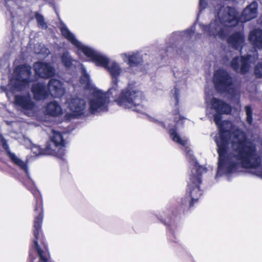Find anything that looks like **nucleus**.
<instances>
[{"label": "nucleus", "mask_w": 262, "mask_h": 262, "mask_svg": "<svg viewBox=\"0 0 262 262\" xmlns=\"http://www.w3.org/2000/svg\"><path fill=\"white\" fill-rule=\"evenodd\" d=\"M35 52L36 54H43L45 56L48 55L50 53V51L45 47L43 45L40 44L35 47Z\"/></svg>", "instance_id": "nucleus-21"}, {"label": "nucleus", "mask_w": 262, "mask_h": 262, "mask_svg": "<svg viewBox=\"0 0 262 262\" xmlns=\"http://www.w3.org/2000/svg\"><path fill=\"white\" fill-rule=\"evenodd\" d=\"M32 92L36 100H42L46 98L50 94L53 97H58L64 93V89L60 81L56 79L50 80L48 88L42 83H37L33 85Z\"/></svg>", "instance_id": "nucleus-6"}, {"label": "nucleus", "mask_w": 262, "mask_h": 262, "mask_svg": "<svg viewBox=\"0 0 262 262\" xmlns=\"http://www.w3.org/2000/svg\"><path fill=\"white\" fill-rule=\"evenodd\" d=\"M245 111L247 116V122L251 124L252 122V110L251 107L249 105L245 106Z\"/></svg>", "instance_id": "nucleus-22"}, {"label": "nucleus", "mask_w": 262, "mask_h": 262, "mask_svg": "<svg viewBox=\"0 0 262 262\" xmlns=\"http://www.w3.org/2000/svg\"><path fill=\"white\" fill-rule=\"evenodd\" d=\"M213 83L216 90L222 93H229L239 96L236 88L232 84V80L229 74L225 70L220 69L215 72Z\"/></svg>", "instance_id": "nucleus-7"}, {"label": "nucleus", "mask_w": 262, "mask_h": 262, "mask_svg": "<svg viewBox=\"0 0 262 262\" xmlns=\"http://www.w3.org/2000/svg\"><path fill=\"white\" fill-rule=\"evenodd\" d=\"M31 67L27 65L17 67L7 86L6 95L10 99V96L15 92L21 91L29 85L30 80Z\"/></svg>", "instance_id": "nucleus-5"}, {"label": "nucleus", "mask_w": 262, "mask_h": 262, "mask_svg": "<svg viewBox=\"0 0 262 262\" xmlns=\"http://www.w3.org/2000/svg\"><path fill=\"white\" fill-rule=\"evenodd\" d=\"M255 73L257 77L262 76V62L258 63L255 67Z\"/></svg>", "instance_id": "nucleus-25"}, {"label": "nucleus", "mask_w": 262, "mask_h": 262, "mask_svg": "<svg viewBox=\"0 0 262 262\" xmlns=\"http://www.w3.org/2000/svg\"><path fill=\"white\" fill-rule=\"evenodd\" d=\"M249 40L256 48L262 49V30L254 29L251 31L249 33Z\"/></svg>", "instance_id": "nucleus-18"}, {"label": "nucleus", "mask_w": 262, "mask_h": 262, "mask_svg": "<svg viewBox=\"0 0 262 262\" xmlns=\"http://www.w3.org/2000/svg\"><path fill=\"white\" fill-rule=\"evenodd\" d=\"M257 58L256 54L254 56L248 55L247 58L243 56L233 58L231 62V67L237 72L245 73L248 71L251 64L254 62Z\"/></svg>", "instance_id": "nucleus-11"}, {"label": "nucleus", "mask_w": 262, "mask_h": 262, "mask_svg": "<svg viewBox=\"0 0 262 262\" xmlns=\"http://www.w3.org/2000/svg\"><path fill=\"white\" fill-rule=\"evenodd\" d=\"M34 71L37 75L42 78H49L55 74V70L50 64L37 62L34 65Z\"/></svg>", "instance_id": "nucleus-12"}, {"label": "nucleus", "mask_w": 262, "mask_h": 262, "mask_svg": "<svg viewBox=\"0 0 262 262\" xmlns=\"http://www.w3.org/2000/svg\"><path fill=\"white\" fill-rule=\"evenodd\" d=\"M206 5V4L204 0H200V7L201 10L204 9Z\"/></svg>", "instance_id": "nucleus-26"}, {"label": "nucleus", "mask_w": 262, "mask_h": 262, "mask_svg": "<svg viewBox=\"0 0 262 262\" xmlns=\"http://www.w3.org/2000/svg\"><path fill=\"white\" fill-rule=\"evenodd\" d=\"M43 113L50 116L58 117L63 114L60 104L56 101L47 103L42 108Z\"/></svg>", "instance_id": "nucleus-13"}, {"label": "nucleus", "mask_w": 262, "mask_h": 262, "mask_svg": "<svg viewBox=\"0 0 262 262\" xmlns=\"http://www.w3.org/2000/svg\"><path fill=\"white\" fill-rule=\"evenodd\" d=\"M245 38L243 31L233 33L228 38L229 45L235 49H241L244 45Z\"/></svg>", "instance_id": "nucleus-15"}, {"label": "nucleus", "mask_w": 262, "mask_h": 262, "mask_svg": "<svg viewBox=\"0 0 262 262\" xmlns=\"http://www.w3.org/2000/svg\"><path fill=\"white\" fill-rule=\"evenodd\" d=\"M2 143L3 148L7 152L9 157L12 162L26 171V173H28V168L26 163L17 157L14 154L10 152L9 149L8 145L4 139L2 140Z\"/></svg>", "instance_id": "nucleus-17"}, {"label": "nucleus", "mask_w": 262, "mask_h": 262, "mask_svg": "<svg viewBox=\"0 0 262 262\" xmlns=\"http://www.w3.org/2000/svg\"><path fill=\"white\" fill-rule=\"evenodd\" d=\"M174 119L176 121V125L174 127H172L168 124L169 134L170 138L173 142L185 148L187 152V156L190 159L192 169L189 174V179L188 182L187 192L191 198L192 202H193L199 199L202 195V191L200 189L201 176L205 172L206 169L204 167L199 165L193 157L189 147L188 139L185 136H181L179 134V128L183 125L186 119L178 114L176 115ZM152 121L164 128L166 127L165 124H169V121L167 120H165L164 123L155 118H152Z\"/></svg>", "instance_id": "nucleus-3"}, {"label": "nucleus", "mask_w": 262, "mask_h": 262, "mask_svg": "<svg viewBox=\"0 0 262 262\" xmlns=\"http://www.w3.org/2000/svg\"><path fill=\"white\" fill-rule=\"evenodd\" d=\"M174 75L176 78V82L177 83L176 86H178L179 85V83H182L183 85L185 84L187 76L184 71H177L174 72ZM172 92L173 93V97L176 100V104L177 105L179 101L180 90L177 87H175Z\"/></svg>", "instance_id": "nucleus-14"}, {"label": "nucleus", "mask_w": 262, "mask_h": 262, "mask_svg": "<svg viewBox=\"0 0 262 262\" xmlns=\"http://www.w3.org/2000/svg\"><path fill=\"white\" fill-rule=\"evenodd\" d=\"M219 10L217 16L208 27L202 26L205 33L210 37L224 39L229 31V28L235 26L238 23L235 10L228 7L215 8Z\"/></svg>", "instance_id": "nucleus-4"}, {"label": "nucleus", "mask_w": 262, "mask_h": 262, "mask_svg": "<svg viewBox=\"0 0 262 262\" xmlns=\"http://www.w3.org/2000/svg\"><path fill=\"white\" fill-rule=\"evenodd\" d=\"M35 17L37 19L38 25L41 28H46V24L45 22L44 21V19L43 16L38 14L36 13L35 14Z\"/></svg>", "instance_id": "nucleus-23"}, {"label": "nucleus", "mask_w": 262, "mask_h": 262, "mask_svg": "<svg viewBox=\"0 0 262 262\" xmlns=\"http://www.w3.org/2000/svg\"><path fill=\"white\" fill-rule=\"evenodd\" d=\"M15 104L25 114L28 116H33L37 111V107L31 100L29 95H16Z\"/></svg>", "instance_id": "nucleus-10"}, {"label": "nucleus", "mask_w": 262, "mask_h": 262, "mask_svg": "<svg viewBox=\"0 0 262 262\" xmlns=\"http://www.w3.org/2000/svg\"><path fill=\"white\" fill-rule=\"evenodd\" d=\"M206 103L207 111L210 109L215 113L214 120L220 130L219 136L215 139L219 155L216 177L234 173L245 168L262 178V156L257 155L255 145L231 122L221 121V115L230 113V106L222 100L208 96L206 97Z\"/></svg>", "instance_id": "nucleus-2"}, {"label": "nucleus", "mask_w": 262, "mask_h": 262, "mask_svg": "<svg viewBox=\"0 0 262 262\" xmlns=\"http://www.w3.org/2000/svg\"><path fill=\"white\" fill-rule=\"evenodd\" d=\"M32 152L35 155H52L54 154L53 150L50 144H48L46 148L42 149L38 145H33L31 148Z\"/></svg>", "instance_id": "nucleus-19"}, {"label": "nucleus", "mask_w": 262, "mask_h": 262, "mask_svg": "<svg viewBox=\"0 0 262 262\" xmlns=\"http://www.w3.org/2000/svg\"><path fill=\"white\" fill-rule=\"evenodd\" d=\"M132 54V52L122 53L120 54V57L124 62H126L128 65Z\"/></svg>", "instance_id": "nucleus-24"}, {"label": "nucleus", "mask_w": 262, "mask_h": 262, "mask_svg": "<svg viewBox=\"0 0 262 262\" xmlns=\"http://www.w3.org/2000/svg\"><path fill=\"white\" fill-rule=\"evenodd\" d=\"M61 62L67 68H71L73 66H76L78 64V68L81 73L80 84L83 89H89L91 86L89 74L83 65L79 63L77 61L73 59L68 52H65L61 57Z\"/></svg>", "instance_id": "nucleus-8"}, {"label": "nucleus", "mask_w": 262, "mask_h": 262, "mask_svg": "<svg viewBox=\"0 0 262 262\" xmlns=\"http://www.w3.org/2000/svg\"><path fill=\"white\" fill-rule=\"evenodd\" d=\"M64 136L65 134H62L60 132L55 130L52 131L51 140L54 145H52L49 144L51 145L52 150L54 152L52 154V156L61 158L65 155L66 148L68 142Z\"/></svg>", "instance_id": "nucleus-9"}, {"label": "nucleus", "mask_w": 262, "mask_h": 262, "mask_svg": "<svg viewBox=\"0 0 262 262\" xmlns=\"http://www.w3.org/2000/svg\"><path fill=\"white\" fill-rule=\"evenodd\" d=\"M257 3H252L243 10L239 21L245 22L255 18L257 15Z\"/></svg>", "instance_id": "nucleus-16"}, {"label": "nucleus", "mask_w": 262, "mask_h": 262, "mask_svg": "<svg viewBox=\"0 0 262 262\" xmlns=\"http://www.w3.org/2000/svg\"><path fill=\"white\" fill-rule=\"evenodd\" d=\"M143 63L142 56L139 51L132 52L128 66L130 67L142 65Z\"/></svg>", "instance_id": "nucleus-20"}, {"label": "nucleus", "mask_w": 262, "mask_h": 262, "mask_svg": "<svg viewBox=\"0 0 262 262\" xmlns=\"http://www.w3.org/2000/svg\"><path fill=\"white\" fill-rule=\"evenodd\" d=\"M60 31L62 36L77 49L78 54L82 53L96 66L104 68L112 78L111 86L107 93L97 89L93 90L89 98V107L84 99L74 96L67 98L65 104L70 112L65 115L66 119L107 110L110 102L108 95L114 98V101L118 105L124 108L142 112L146 108L145 96L134 82L128 83L127 86L119 93V77L123 73L119 63L115 60L110 61L106 55L79 41L65 25H61Z\"/></svg>", "instance_id": "nucleus-1"}]
</instances>
